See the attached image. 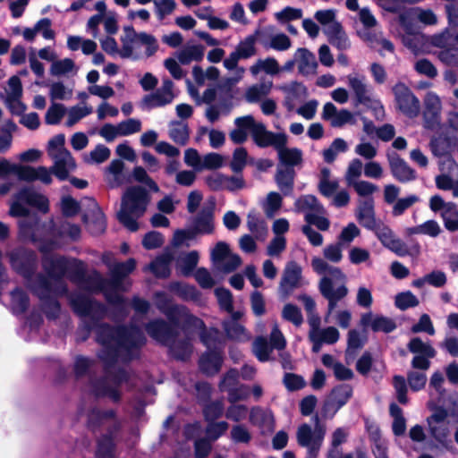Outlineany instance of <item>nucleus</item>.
<instances>
[{
  "label": "nucleus",
  "instance_id": "nucleus-22",
  "mask_svg": "<svg viewBox=\"0 0 458 458\" xmlns=\"http://www.w3.org/2000/svg\"><path fill=\"white\" fill-rule=\"evenodd\" d=\"M302 269L295 261L286 263L279 284V290L284 296H288L294 289L303 286L304 282L301 276Z\"/></svg>",
  "mask_w": 458,
  "mask_h": 458
},
{
  "label": "nucleus",
  "instance_id": "nucleus-7",
  "mask_svg": "<svg viewBox=\"0 0 458 458\" xmlns=\"http://www.w3.org/2000/svg\"><path fill=\"white\" fill-rule=\"evenodd\" d=\"M157 308L167 317L174 324L183 323L186 329H202L204 323L199 318L191 315L188 309L182 305H175L172 299L165 293H155Z\"/></svg>",
  "mask_w": 458,
  "mask_h": 458
},
{
  "label": "nucleus",
  "instance_id": "nucleus-16",
  "mask_svg": "<svg viewBox=\"0 0 458 458\" xmlns=\"http://www.w3.org/2000/svg\"><path fill=\"white\" fill-rule=\"evenodd\" d=\"M258 41L256 32L253 35L246 37L243 40L240 41L227 58L223 62L224 66L228 71H235L238 80L242 79L245 72L243 67L238 66V62L241 59H249L256 55L257 50L255 44Z\"/></svg>",
  "mask_w": 458,
  "mask_h": 458
},
{
  "label": "nucleus",
  "instance_id": "nucleus-49",
  "mask_svg": "<svg viewBox=\"0 0 458 458\" xmlns=\"http://www.w3.org/2000/svg\"><path fill=\"white\" fill-rule=\"evenodd\" d=\"M93 112V108L90 106H88L86 103H82L81 105H77L70 107L67 110V121L66 125L68 127L73 126L82 118L88 116Z\"/></svg>",
  "mask_w": 458,
  "mask_h": 458
},
{
  "label": "nucleus",
  "instance_id": "nucleus-43",
  "mask_svg": "<svg viewBox=\"0 0 458 458\" xmlns=\"http://www.w3.org/2000/svg\"><path fill=\"white\" fill-rule=\"evenodd\" d=\"M250 420L252 424L261 427L264 429L273 428L274 418L269 410H263L259 407H254L250 413Z\"/></svg>",
  "mask_w": 458,
  "mask_h": 458
},
{
  "label": "nucleus",
  "instance_id": "nucleus-23",
  "mask_svg": "<svg viewBox=\"0 0 458 458\" xmlns=\"http://www.w3.org/2000/svg\"><path fill=\"white\" fill-rule=\"evenodd\" d=\"M401 38L403 45L415 55L428 52L430 45V37L420 32V28L408 30L406 26H401Z\"/></svg>",
  "mask_w": 458,
  "mask_h": 458
},
{
  "label": "nucleus",
  "instance_id": "nucleus-8",
  "mask_svg": "<svg viewBox=\"0 0 458 458\" xmlns=\"http://www.w3.org/2000/svg\"><path fill=\"white\" fill-rule=\"evenodd\" d=\"M428 433L433 440L434 447L450 451L454 448L449 413L444 408H437L427 419Z\"/></svg>",
  "mask_w": 458,
  "mask_h": 458
},
{
  "label": "nucleus",
  "instance_id": "nucleus-37",
  "mask_svg": "<svg viewBox=\"0 0 458 458\" xmlns=\"http://www.w3.org/2000/svg\"><path fill=\"white\" fill-rule=\"evenodd\" d=\"M222 325L229 339L238 342H248L251 338L250 334L238 321L225 320Z\"/></svg>",
  "mask_w": 458,
  "mask_h": 458
},
{
  "label": "nucleus",
  "instance_id": "nucleus-5",
  "mask_svg": "<svg viewBox=\"0 0 458 458\" xmlns=\"http://www.w3.org/2000/svg\"><path fill=\"white\" fill-rule=\"evenodd\" d=\"M148 191L140 186L129 187L123 195L121 209L117 218L131 232L139 229L138 219L141 217L149 202Z\"/></svg>",
  "mask_w": 458,
  "mask_h": 458
},
{
  "label": "nucleus",
  "instance_id": "nucleus-57",
  "mask_svg": "<svg viewBox=\"0 0 458 458\" xmlns=\"http://www.w3.org/2000/svg\"><path fill=\"white\" fill-rule=\"evenodd\" d=\"M427 379L426 372L423 371L412 369L407 373V383L410 388L414 392L423 389L426 386Z\"/></svg>",
  "mask_w": 458,
  "mask_h": 458
},
{
  "label": "nucleus",
  "instance_id": "nucleus-24",
  "mask_svg": "<svg viewBox=\"0 0 458 458\" xmlns=\"http://www.w3.org/2000/svg\"><path fill=\"white\" fill-rule=\"evenodd\" d=\"M372 231L375 233L381 243L387 249L399 256H405L408 254L406 244L399 238H396L393 231L388 226L383 224H378Z\"/></svg>",
  "mask_w": 458,
  "mask_h": 458
},
{
  "label": "nucleus",
  "instance_id": "nucleus-20",
  "mask_svg": "<svg viewBox=\"0 0 458 458\" xmlns=\"http://www.w3.org/2000/svg\"><path fill=\"white\" fill-rule=\"evenodd\" d=\"M398 109L410 118L418 116L420 110L419 99L411 90L403 83H397L393 88Z\"/></svg>",
  "mask_w": 458,
  "mask_h": 458
},
{
  "label": "nucleus",
  "instance_id": "nucleus-4",
  "mask_svg": "<svg viewBox=\"0 0 458 458\" xmlns=\"http://www.w3.org/2000/svg\"><path fill=\"white\" fill-rule=\"evenodd\" d=\"M311 266L315 272L325 275L319 281L318 289L328 302L327 317H329L337 307L338 302L348 295L346 276L340 268L328 265L321 258H313Z\"/></svg>",
  "mask_w": 458,
  "mask_h": 458
},
{
  "label": "nucleus",
  "instance_id": "nucleus-35",
  "mask_svg": "<svg viewBox=\"0 0 458 458\" xmlns=\"http://www.w3.org/2000/svg\"><path fill=\"white\" fill-rule=\"evenodd\" d=\"M84 221L91 233L99 234L106 229V218L96 202H92V210L90 215L84 216Z\"/></svg>",
  "mask_w": 458,
  "mask_h": 458
},
{
  "label": "nucleus",
  "instance_id": "nucleus-45",
  "mask_svg": "<svg viewBox=\"0 0 458 458\" xmlns=\"http://www.w3.org/2000/svg\"><path fill=\"white\" fill-rule=\"evenodd\" d=\"M407 348L415 356L435 357L437 353L429 342H423L420 337L411 338Z\"/></svg>",
  "mask_w": 458,
  "mask_h": 458
},
{
  "label": "nucleus",
  "instance_id": "nucleus-31",
  "mask_svg": "<svg viewBox=\"0 0 458 458\" xmlns=\"http://www.w3.org/2000/svg\"><path fill=\"white\" fill-rule=\"evenodd\" d=\"M357 219L360 225L369 230H373L379 224L375 219L374 204L371 199L360 202Z\"/></svg>",
  "mask_w": 458,
  "mask_h": 458
},
{
  "label": "nucleus",
  "instance_id": "nucleus-51",
  "mask_svg": "<svg viewBox=\"0 0 458 458\" xmlns=\"http://www.w3.org/2000/svg\"><path fill=\"white\" fill-rule=\"evenodd\" d=\"M77 67L74 62L70 58L61 60H55L50 68V72L53 76H64L70 73L75 74Z\"/></svg>",
  "mask_w": 458,
  "mask_h": 458
},
{
  "label": "nucleus",
  "instance_id": "nucleus-48",
  "mask_svg": "<svg viewBox=\"0 0 458 458\" xmlns=\"http://www.w3.org/2000/svg\"><path fill=\"white\" fill-rule=\"evenodd\" d=\"M352 394V389L348 385H342L335 387L330 396V404L335 407L336 410L344 406Z\"/></svg>",
  "mask_w": 458,
  "mask_h": 458
},
{
  "label": "nucleus",
  "instance_id": "nucleus-26",
  "mask_svg": "<svg viewBox=\"0 0 458 458\" xmlns=\"http://www.w3.org/2000/svg\"><path fill=\"white\" fill-rule=\"evenodd\" d=\"M321 117L323 120L329 121L333 127H343L345 124L355 123V119L352 112L347 109L338 110L331 102H327L324 105Z\"/></svg>",
  "mask_w": 458,
  "mask_h": 458
},
{
  "label": "nucleus",
  "instance_id": "nucleus-17",
  "mask_svg": "<svg viewBox=\"0 0 458 458\" xmlns=\"http://www.w3.org/2000/svg\"><path fill=\"white\" fill-rule=\"evenodd\" d=\"M176 98L174 82L168 78L162 80V84L153 92L145 95L140 102L144 110L164 107L172 104Z\"/></svg>",
  "mask_w": 458,
  "mask_h": 458
},
{
  "label": "nucleus",
  "instance_id": "nucleus-60",
  "mask_svg": "<svg viewBox=\"0 0 458 458\" xmlns=\"http://www.w3.org/2000/svg\"><path fill=\"white\" fill-rule=\"evenodd\" d=\"M282 206V197L277 192L268 193L264 204V210L267 217H274Z\"/></svg>",
  "mask_w": 458,
  "mask_h": 458
},
{
  "label": "nucleus",
  "instance_id": "nucleus-56",
  "mask_svg": "<svg viewBox=\"0 0 458 458\" xmlns=\"http://www.w3.org/2000/svg\"><path fill=\"white\" fill-rule=\"evenodd\" d=\"M110 157V149L105 145H98L89 154L84 155V161L87 164H101Z\"/></svg>",
  "mask_w": 458,
  "mask_h": 458
},
{
  "label": "nucleus",
  "instance_id": "nucleus-18",
  "mask_svg": "<svg viewBox=\"0 0 458 458\" xmlns=\"http://www.w3.org/2000/svg\"><path fill=\"white\" fill-rule=\"evenodd\" d=\"M400 26H406L408 30L420 28L419 22L425 26H431L437 23V15L429 9L411 7L403 9L398 16Z\"/></svg>",
  "mask_w": 458,
  "mask_h": 458
},
{
  "label": "nucleus",
  "instance_id": "nucleus-27",
  "mask_svg": "<svg viewBox=\"0 0 458 458\" xmlns=\"http://www.w3.org/2000/svg\"><path fill=\"white\" fill-rule=\"evenodd\" d=\"M393 176L400 182H409L417 177L416 172L396 153L387 155Z\"/></svg>",
  "mask_w": 458,
  "mask_h": 458
},
{
  "label": "nucleus",
  "instance_id": "nucleus-33",
  "mask_svg": "<svg viewBox=\"0 0 458 458\" xmlns=\"http://www.w3.org/2000/svg\"><path fill=\"white\" fill-rule=\"evenodd\" d=\"M205 48L201 45H186L175 54L181 64L186 65L192 62H200L204 57Z\"/></svg>",
  "mask_w": 458,
  "mask_h": 458
},
{
  "label": "nucleus",
  "instance_id": "nucleus-34",
  "mask_svg": "<svg viewBox=\"0 0 458 458\" xmlns=\"http://www.w3.org/2000/svg\"><path fill=\"white\" fill-rule=\"evenodd\" d=\"M298 70L301 74L309 75L316 72L318 63L315 55L306 48H298L295 52Z\"/></svg>",
  "mask_w": 458,
  "mask_h": 458
},
{
  "label": "nucleus",
  "instance_id": "nucleus-12",
  "mask_svg": "<svg viewBox=\"0 0 458 458\" xmlns=\"http://www.w3.org/2000/svg\"><path fill=\"white\" fill-rule=\"evenodd\" d=\"M346 83L352 93L357 105H364L373 108L377 118L385 114L381 102L372 97V89L367 83L366 77L359 73H351L346 76Z\"/></svg>",
  "mask_w": 458,
  "mask_h": 458
},
{
  "label": "nucleus",
  "instance_id": "nucleus-46",
  "mask_svg": "<svg viewBox=\"0 0 458 458\" xmlns=\"http://www.w3.org/2000/svg\"><path fill=\"white\" fill-rule=\"evenodd\" d=\"M168 289L184 301H195L199 295L196 287L183 283H171Z\"/></svg>",
  "mask_w": 458,
  "mask_h": 458
},
{
  "label": "nucleus",
  "instance_id": "nucleus-59",
  "mask_svg": "<svg viewBox=\"0 0 458 458\" xmlns=\"http://www.w3.org/2000/svg\"><path fill=\"white\" fill-rule=\"evenodd\" d=\"M153 4L155 13L160 21L172 14L176 8L174 0H154Z\"/></svg>",
  "mask_w": 458,
  "mask_h": 458
},
{
  "label": "nucleus",
  "instance_id": "nucleus-6",
  "mask_svg": "<svg viewBox=\"0 0 458 458\" xmlns=\"http://www.w3.org/2000/svg\"><path fill=\"white\" fill-rule=\"evenodd\" d=\"M179 324L171 325L163 319H154L147 324L148 335L157 342L169 347L171 353L177 359L185 360L191 353L192 347L189 338H178L176 328Z\"/></svg>",
  "mask_w": 458,
  "mask_h": 458
},
{
  "label": "nucleus",
  "instance_id": "nucleus-53",
  "mask_svg": "<svg viewBox=\"0 0 458 458\" xmlns=\"http://www.w3.org/2000/svg\"><path fill=\"white\" fill-rule=\"evenodd\" d=\"M107 182L110 187L115 188L123 183V163L121 160H113L108 168Z\"/></svg>",
  "mask_w": 458,
  "mask_h": 458
},
{
  "label": "nucleus",
  "instance_id": "nucleus-19",
  "mask_svg": "<svg viewBox=\"0 0 458 458\" xmlns=\"http://www.w3.org/2000/svg\"><path fill=\"white\" fill-rule=\"evenodd\" d=\"M211 260L216 269L230 273L235 270L242 263L239 255L232 253L229 245L219 242L211 251Z\"/></svg>",
  "mask_w": 458,
  "mask_h": 458
},
{
  "label": "nucleus",
  "instance_id": "nucleus-50",
  "mask_svg": "<svg viewBox=\"0 0 458 458\" xmlns=\"http://www.w3.org/2000/svg\"><path fill=\"white\" fill-rule=\"evenodd\" d=\"M169 137L177 144L185 145L189 140V128L182 122H172L169 124Z\"/></svg>",
  "mask_w": 458,
  "mask_h": 458
},
{
  "label": "nucleus",
  "instance_id": "nucleus-9",
  "mask_svg": "<svg viewBox=\"0 0 458 458\" xmlns=\"http://www.w3.org/2000/svg\"><path fill=\"white\" fill-rule=\"evenodd\" d=\"M65 137L58 134L52 138L47 146V154L53 160V174L61 181L65 180L75 166V161L70 151L64 147Z\"/></svg>",
  "mask_w": 458,
  "mask_h": 458
},
{
  "label": "nucleus",
  "instance_id": "nucleus-30",
  "mask_svg": "<svg viewBox=\"0 0 458 458\" xmlns=\"http://www.w3.org/2000/svg\"><path fill=\"white\" fill-rule=\"evenodd\" d=\"M52 167L48 169L46 166L33 167L30 165H23L21 181H39L42 183L50 184L52 182Z\"/></svg>",
  "mask_w": 458,
  "mask_h": 458
},
{
  "label": "nucleus",
  "instance_id": "nucleus-15",
  "mask_svg": "<svg viewBox=\"0 0 458 458\" xmlns=\"http://www.w3.org/2000/svg\"><path fill=\"white\" fill-rule=\"evenodd\" d=\"M234 123L237 128L230 133V138L234 143L244 142L248 137L247 131H249L255 144L264 148L260 141L265 139V133H270V131L267 130L263 123L256 121L252 115H245L236 118Z\"/></svg>",
  "mask_w": 458,
  "mask_h": 458
},
{
  "label": "nucleus",
  "instance_id": "nucleus-3",
  "mask_svg": "<svg viewBox=\"0 0 458 458\" xmlns=\"http://www.w3.org/2000/svg\"><path fill=\"white\" fill-rule=\"evenodd\" d=\"M27 206L38 208L43 213L48 211V199L46 196L38 193L30 188H23L15 196L11 203L10 215L13 216L23 217L19 221L21 234L25 238L37 241L36 231L38 227V222L29 216Z\"/></svg>",
  "mask_w": 458,
  "mask_h": 458
},
{
  "label": "nucleus",
  "instance_id": "nucleus-61",
  "mask_svg": "<svg viewBox=\"0 0 458 458\" xmlns=\"http://www.w3.org/2000/svg\"><path fill=\"white\" fill-rule=\"evenodd\" d=\"M436 186L442 191H452L454 198H458V181L448 174H440L435 178Z\"/></svg>",
  "mask_w": 458,
  "mask_h": 458
},
{
  "label": "nucleus",
  "instance_id": "nucleus-28",
  "mask_svg": "<svg viewBox=\"0 0 458 458\" xmlns=\"http://www.w3.org/2000/svg\"><path fill=\"white\" fill-rule=\"evenodd\" d=\"M360 325L365 328H371L374 332L384 333H390L396 327L395 323L391 318L374 315L371 312L361 315Z\"/></svg>",
  "mask_w": 458,
  "mask_h": 458
},
{
  "label": "nucleus",
  "instance_id": "nucleus-1",
  "mask_svg": "<svg viewBox=\"0 0 458 458\" xmlns=\"http://www.w3.org/2000/svg\"><path fill=\"white\" fill-rule=\"evenodd\" d=\"M9 259L12 267L28 281L29 286L42 301L43 310L51 318H55L60 310L55 297L67 292L63 279L64 275H68L80 289L88 293L103 292L109 303L123 308L125 301L120 292H125L130 288L131 282L124 281V277L136 266L133 259L111 265L107 260L108 255H104L103 261L107 264L111 273V278L107 280L96 271L85 276L84 264L78 259L46 255L43 259V267L47 277H45L41 275L33 276L37 262L33 251L18 249L9 253Z\"/></svg>",
  "mask_w": 458,
  "mask_h": 458
},
{
  "label": "nucleus",
  "instance_id": "nucleus-44",
  "mask_svg": "<svg viewBox=\"0 0 458 458\" xmlns=\"http://www.w3.org/2000/svg\"><path fill=\"white\" fill-rule=\"evenodd\" d=\"M295 209L298 212H318L326 213L324 207L318 201L317 198L313 195H304L300 197L295 201Z\"/></svg>",
  "mask_w": 458,
  "mask_h": 458
},
{
  "label": "nucleus",
  "instance_id": "nucleus-47",
  "mask_svg": "<svg viewBox=\"0 0 458 458\" xmlns=\"http://www.w3.org/2000/svg\"><path fill=\"white\" fill-rule=\"evenodd\" d=\"M294 172L292 168H279L276 174V182L284 194L288 195L293 187Z\"/></svg>",
  "mask_w": 458,
  "mask_h": 458
},
{
  "label": "nucleus",
  "instance_id": "nucleus-21",
  "mask_svg": "<svg viewBox=\"0 0 458 458\" xmlns=\"http://www.w3.org/2000/svg\"><path fill=\"white\" fill-rule=\"evenodd\" d=\"M258 42L265 49L286 51L292 47L290 38L283 32L276 31L274 27L268 26L256 30Z\"/></svg>",
  "mask_w": 458,
  "mask_h": 458
},
{
  "label": "nucleus",
  "instance_id": "nucleus-62",
  "mask_svg": "<svg viewBox=\"0 0 458 458\" xmlns=\"http://www.w3.org/2000/svg\"><path fill=\"white\" fill-rule=\"evenodd\" d=\"M49 96L52 100H67L72 96V89L67 88L63 82H54L49 88Z\"/></svg>",
  "mask_w": 458,
  "mask_h": 458
},
{
  "label": "nucleus",
  "instance_id": "nucleus-52",
  "mask_svg": "<svg viewBox=\"0 0 458 458\" xmlns=\"http://www.w3.org/2000/svg\"><path fill=\"white\" fill-rule=\"evenodd\" d=\"M445 228L449 232L458 231V205L452 203L447 209L440 213Z\"/></svg>",
  "mask_w": 458,
  "mask_h": 458
},
{
  "label": "nucleus",
  "instance_id": "nucleus-38",
  "mask_svg": "<svg viewBox=\"0 0 458 458\" xmlns=\"http://www.w3.org/2000/svg\"><path fill=\"white\" fill-rule=\"evenodd\" d=\"M4 92V101L9 106L12 107L20 104V99L22 96V85L18 76H12L8 80Z\"/></svg>",
  "mask_w": 458,
  "mask_h": 458
},
{
  "label": "nucleus",
  "instance_id": "nucleus-39",
  "mask_svg": "<svg viewBox=\"0 0 458 458\" xmlns=\"http://www.w3.org/2000/svg\"><path fill=\"white\" fill-rule=\"evenodd\" d=\"M250 72L253 76H257L260 72L274 76L281 72L278 62L274 57H267L258 59L254 64L250 67Z\"/></svg>",
  "mask_w": 458,
  "mask_h": 458
},
{
  "label": "nucleus",
  "instance_id": "nucleus-64",
  "mask_svg": "<svg viewBox=\"0 0 458 458\" xmlns=\"http://www.w3.org/2000/svg\"><path fill=\"white\" fill-rule=\"evenodd\" d=\"M282 317L285 320L292 322L296 327L301 326L303 322L301 310L293 304L289 303L284 305L282 311Z\"/></svg>",
  "mask_w": 458,
  "mask_h": 458
},
{
  "label": "nucleus",
  "instance_id": "nucleus-32",
  "mask_svg": "<svg viewBox=\"0 0 458 458\" xmlns=\"http://www.w3.org/2000/svg\"><path fill=\"white\" fill-rule=\"evenodd\" d=\"M125 377L126 373L124 371H121L118 377L113 382H110L108 378H106L96 387V394L107 396L114 402H117L120 399V393L117 389V386Z\"/></svg>",
  "mask_w": 458,
  "mask_h": 458
},
{
  "label": "nucleus",
  "instance_id": "nucleus-41",
  "mask_svg": "<svg viewBox=\"0 0 458 458\" xmlns=\"http://www.w3.org/2000/svg\"><path fill=\"white\" fill-rule=\"evenodd\" d=\"M330 44L339 50H346L351 47V42L340 23H335L329 32L326 33Z\"/></svg>",
  "mask_w": 458,
  "mask_h": 458
},
{
  "label": "nucleus",
  "instance_id": "nucleus-63",
  "mask_svg": "<svg viewBox=\"0 0 458 458\" xmlns=\"http://www.w3.org/2000/svg\"><path fill=\"white\" fill-rule=\"evenodd\" d=\"M395 306L402 310L416 307L419 304L417 297L410 291L401 293L395 296Z\"/></svg>",
  "mask_w": 458,
  "mask_h": 458
},
{
  "label": "nucleus",
  "instance_id": "nucleus-14",
  "mask_svg": "<svg viewBox=\"0 0 458 458\" xmlns=\"http://www.w3.org/2000/svg\"><path fill=\"white\" fill-rule=\"evenodd\" d=\"M266 137L260 141L264 148L273 147L278 154L279 160L282 164L288 166H294L301 163L302 152L296 148H286L288 136L284 132L265 133Z\"/></svg>",
  "mask_w": 458,
  "mask_h": 458
},
{
  "label": "nucleus",
  "instance_id": "nucleus-54",
  "mask_svg": "<svg viewBox=\"0 0 458 458\" xmlns=\"http://www.w3.org/2000/svg\"><path fill=\"white\" fill-rule=\"evenodd\" d=\"M272 346L267 343V339L263 336L258 337L252 344V351L259 361L265 362L270 359L272 352Z\"/></svg>",
  "mask_w": 458,
  "mask_h": 458
},
{
  "label": "nucleus",
  "instance_id": "nucleus-58",
  "mask_svg": "<svg viewBox=\"0 0 458 458\" xmlns=\"http://www.w3.org/2000/svg\"><path fill=\"white\" fill-rule=\"evenodd\" d=\"M225 158L215 152L206 154L202 157L201 171L202 170H216L224 166Z\"/></svg>",
  "mask_w": 458,
  "mask_h": 458
},
{
  "label": "nucleus",
  "instance_id": "nucleus-2",
  "mask_svg": "<svg viewBox=\"0 0 458 458\" xmlns=\"http://www.w3.org/2000/svg\"><path fill=\"white\" fill-rule=\"evenodd\" d=\"M70 301L78 315L89 319L86 321L88 329L96 331L97 341L103 346L99 357L106 363L111 364L119 359L131 360L137 355L139 348L145 344L146 338L138 327L111 328L98 324L97 320L105 316L106 308L93 301L89 294H72Z\"/></svg>",
  "mask_w": 458,
  "mask_h": 458
},
{
  "label": "nucleus",
  "instance_id": "nucleus-25",
  "mask_svg": "<svg viewBox=\"0 0 458 458\" xmlns=\"http://www.w3.org/2000/svg\"><path fill=\"white\" fill-rule=\"evenodd\" d=\"M442 103L440 98L434 92L427 93L424 99V120L425 126L434 129L439 124Z\"/></svg>",
  "mask_w": 458,
  "mask_h": 458
},
{
  "label": "nucleus",
  "instance_id": "nucleus-29",
  "mask_svg": "<svg viewBox=\"0 0 458 458\" xmlns=\"http://www.w3.org/2000/svg\"><path fill=\"white\" fill-rule=\"evenodd\" d=\"M199 259V255L196 250L180 254L175 259L177 274L182 276H191L198 265Z\"/></svg>",
  "mask_w": 458,
  "mask_h": 458
},
{
  "label": "nucleus",
  "instance_id": "nucleus-55",
  "mask_svg": "<svg viewBox=\"0 0 458 458\" xmlns=\"http://www.w3.org/2000/svg\"><path fill=\"white\" fill-rule=\"evenodd\" d=\"M29 305V298L27 294L16 289L11 293V308L13 313H23Z\"/></svg>",
  "mask_w": 458,
  "mask_h": 458
},
{
  "label": "nucleus",
  "instance_id": "nucleus-13",
  "mask_svg": "<svg viewBox=\"0 0 458 458\" xmlns=\"http://www.w3.org/2000/svg\"><path fill=\"white\" fill-rule=\"evenodd\" d=\"M157 39L147 32H140L135 38H128L127 42L122 45V58L146 60L153 56L158 50Z\"/></svg>",
  "mask_w": 458,
  "mask_h": 458
},
{
  "label": "nucleus",
  "instance_id": "nucleus-36",
  "mask_svg": "<svg viewBox=\"0 0 458 458\" xmlns=\"http://www.w3.org/2000/svg\"><path fill=\"white\" fill-rule=\"evenodd\" d=\"M430 45L441 49L458 46V30L446 29L441 33L430 36Z\"/></svg>",
  "mask_w": 458,
  "mask_h": 458
},
{
  "label": "nucleus",
  "instance_id": "nucleus-10",
  "mask_svg": "<svg viewBox=\"0 0 458 458\" xmlns=\"http://www.w3.org/2000/svg\"><path fill=\"white\" fill-rule=\"evenodd\" d=\"M200 330V339L207 346L208 352L201 356L199 368L204 373L212 375L220 369L223 362L220 351V332L215 328L205 330L203 327Z\"/></svg>",
  "mask_w": 458,
  "mask_h": 458
},
{
  "label": "nucleus",
  "instance_id": "nucleus-42",
  "mask_svg": "<svg viewBox=\"0 0 458 458\" xmlns=\"http://www.w3.org/2000/svg\"><path fill=\"white\" fill-rule=\"evenodd\" d=\"M173 258L172 251L165 250L149 265V269L157 276L166 277L170 275V263Z\"/></svg>",
  "mask_w": 458,
  "mask_h": 458
},
{
  "label": "nucleus",
  "instance_id": "nucleus-11",
  "mask_svg": "<svg viewBox=\"0 0 458 458\" xmlns=\"http://www.w3.org/2000/svg\"><path fill=\"white\" fill-rule=\"evenodd\" d=\"M312 420L314 428L304 423L298 428L296 432L298 445L307 449L306 458H318L326 435V428L320 423L319 417L315 415Z\"/></svg>",
  "mask_w": 458,
  "mask_h": 458
},
{
  "label": "nucleus",
  "instance_id": "nucleus-40",
  "mask_svg": "<svg viewBox=\"0 0 458 458\" xmlns=\"http://www.w3.org/2000/svg\"><path fill=\"white\" fill-rule=\"evenodd\" d=\"M272 87L273 82L268 80L254 84L247 89L245 92V99L249 103L259 102L270 93Z\"/></svg>",
  "mask_w": 458,
  "mask_h": 458
}]
</instances>
